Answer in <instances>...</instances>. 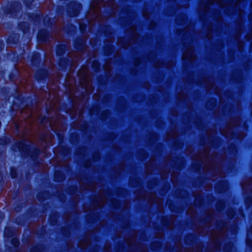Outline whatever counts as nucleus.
Listing matches in <instances>:
<instances>
[{
	"label": "nucleus",
	"instance_id": "24",
	"mask_svg": "<svg viewBox=\"0 0 252 252\" xmlns=\"http://www.w3.org/2000/svg\"><path fill=\"white\" fill-rule=\"evenodd\" d=\"M7 229L5 230V234L6 233Z\"/></svg>",
	"mask_w": 252,
	"mask_h": 252
},
{
	"label": "nucleus",
	"instance_id": "16",
	"mask_svg": "<svg viewBox=\"0 0 252 252\" xmlns=\"http://www.w3.org/2000/svg\"><path fill=\"white\" fill-rule=\"evenodd\" d=\"M33 0H26L25 2L28 4L29 2H32L33 1Z\"/></svg>",
	"mask_w": 252,
	"mask_h": 252
},
{
	"label": "nucleus",
	"instance_id": "6",
	"mask_svg": "<svg viewBox=\"0 0 252 252\" xmlns=\"http://www.w3.org/2000/svg\"><path fill=\"white\" fill-rule=\"evenodd\" d=\"M10 174L12 178H16L17 176L16 170L14 168H12L10 171Z\"/></svg>",
	"mask_w": 252,
	"mask_h": 252
},
{
	"label": "nucleus",
	"instance_id": "9",
	"mask_svg": "<svg viewBox=\"0 0 252 252\" xmlns=\"http://www.w3.org/2000/svg\"><path fill=\"white\" fill-rule=\"evenodd\" d=\"M89 244V240H87V241L86 242V243H85V245H82L81 244V243H80V244H79V246H80V247H81L82 248H83V249H84V248H85L86 247H87V245H88Z\"/></svg>",
	"mask_w": 252,
	"mask_h": 252
},
{
	"label": "nucleus",
	"instance_id": "17",
	"mask_svg": "<svg viewBox=\"0 0 252 252\" xmlns=\"http://www.w3.org/2000/svg\"><path fill=\"white\" fill-rule=\"evenodd\" d=\"M209 102H208V103H207V104H206V106H207V108H208V109H211V107H210V106H209Z\"/></svg>",
	"mask_w": 252,
	"mask_h": 252
},
{
	"label": "nucleus",
	"instance_id": "23",
	"mask_svg": "<svg viewBox=\"0 0 252 252\" xmlns=\"http://www.w3.org/2000/svg\"><path fill=\"white\" fill-rule=\"evenodd\" d=\"M204 157H205V158L207 157V155H206V153H205V154H204Z\"/></svg>",
	"mask_w": 252,
	"mask_h": 252
},
{
	"label": "nucleus",
	"instance_id": "1",
	"mask_svg": "<svg viewBox=\"0 0 252 252\" xmlns=\"http://www.w3.org/2000/svg\"><path fill=\"white\" fill-rule=\"evenodd\" d=\"M233 0H209L206 2H202L200 4L199 9L201 11H204V13L207 12L209 10V7L213 3L216 2L220 7H224L225 5H229L233 2Z\"/></svg>",
	"mask_w": 252,
	"mask_h": 252
},
{
	"label": "nucleus",
	"instance_id": "21",
	"mask_svg": "<svg viewBox=\"0 0 252 252\" xmlns=\"http://www.w3.org/2000/svg\"><path fill=\"white\" fill-rule=\"evenodd\" d=\"M57 173H55V178H56V179L57 178Z\"/></svg>",
	"mask_w": 252,
	"mask_h": 252
},
{
	"label": "nucleus",
	"instance_id": "13",
	"mask_svg": "<svg viewBox=\"0 0 252 252\" xmlns=\"http://www.w3.org/2000/svg\"><path fill=\"white\" fill-rule=\"evenodd\" d=\"M118 43H119V44L121 45L122 46V47H124V48H126L128 46H129V45H130V44H127V45H122V44H121V41H120V40H118Z\"/></svg>",
	"mask_w": 252,
	"mask_h": 252
},
{
	"label": "nucleus",
	"instance_id": "7",
	"mask_svg": "<svg viewBox=\"0 0 252 252\" xmlns=\"http://www.w3.org/2000/svg\"><path fill=\"white\" fill-rule=\"evenodd\" d=\"M12 244L15 247H18L19 245V242L17 239H13L12 241Z\"/></svg>",
	"mask_w": 252,
	"mask_h": 252
},
{
	"label": "nucleus",
	"instance_id": "27",
	"mask_svg": "<svg viewBox=\"0 0 252 252\" xmlns=\"http://www.w3.org/2000/svg\"><path fill=\"white\" fill-rule=\"evenodd\" d=\"M143 15H144V16H146L145 15V13H143Z\"/></svg>",
	"mask_w": 252,
	"mask_h": 252
},
{
	"label": "nucleus",
	"instance_id": "2",
	"mask_svg": "<svg viewBox=\"0 0 252 252\" xmlns=\"http://www.w3.org/2000/svg\"><path fill=\"white\" fill-rule=\"evenodd\" d=\"M101 5V0H94L91 5L90 10L88 16L89 17V15L93 13L94 16V19L96 20L99 16Z\"/></svg>",
	"mask_w": 252,
	"mask_h": 252
},
{
	"label": "nucleus",
	"instance_id": "14",
	"mask_svg": "<svg viewBox=\"0 0 252 252\" xmlns=\"http://www.w3.org/2000/svg\"><path fill=\"white\" fill-rule=\"evenodd\" d=\"M61 47V46H58V49H57V53L58 54H60V55H61L63 52V51L62 53H60L59 50H60Z\"/></svg>",
	"mask_w": 252,
	"mask_h": 252
},
{
	"label": "nucleus",
	"instance_id": "15",
	"mask_svg": "<svg viewBox=\"0 0 252 252\" xmlns=\"http://www.w3.org/2000/svg\"><path fill=\"white\" fill-rule=\"evenodd\" d=\"M210 101V102H211V104L213 106L214 105V104H215V100L213 99H211Z\"/></svg>",
	"mask_w": 252,
	"mask_h": 252
},
{
	"label": "nucleus",
	"instance_id": "19",
	"mask_svg": "<svg viewBox=\"0 0 252 252\" xmlns=\"http://www.w3.org/2000/svg\"><path fill=\"white\" fill-rule=\"evenodd\" d=\"M202 157L199 158L198 160L201 161L202 160Z\"/></svg>",
	"mask_w": 252,
	"mask_h": 252
},
{
	"label": "nucleus",
	"instance_id": "8",
	"mask_svg": "<svg viewBox=\"0 0 252 252\" xmlns=\"http://www.w3.org/2000/svg\"><path fill=\"white\" fill-rule=\"evenodd\" d=\"M80 29L82 32H83L86 29V25L83 23L80 24Z\"/></svg>",
	"mask_w": 252,
	"mask_h": 252
},
{
	"label": "nucleus",
	"instance_id": "22",
	"mask_svg": "<svg viewBox=\"0 0 252 252\" xmlns=\"http://www.w3.org/2000/svg\"><path fill=\"white\" fill-rule=\"evenodd\" d=\"M171 181L173 182V179H172V176H171Z\"/></svg>",
	"mask_w": 252,
	"mask_h": 252
},
{
	"label": "nucleus",
	"instance_id": "20",
	"mask_svg": "<svg viewBox=\"0 0 252 252\" xmlns=\"http://www.w3.org/2000/svg\"><path fill=\"white\" fill-rule=\"evenodd\" d=\"M95 64L96 67H98V65L97 64V63H95Z\"/></svg>",
	"mask_w": 252,
	"mask_h": 252
},
{
	"label": "nucleus",
	"instance_id": "11",
	"mask_svg": "<svg viewBox=\"0 0 252 252\" xmlns=\"http://www.w3.org/2000/svg\"><path fill=\"white\" fill-rule=\"evenodd\" d=\"M185 96H186L184 94H181L178 96V99L179 100L183 99L185 97Z\"/></svg>",
	"mask_w": 252,
	"mask_h": 252
},
{
	"label": "nucleus",
	"instance_id": "4",
	"mask_svg": "<svg viewBox=\"0 0 252 252\" xmlns=\"http://www.w3.org/2000/svg\"><path fill=\"white\" fill-rule=\"evenodd\" d=\"M204 86L207 89H211L213 88L214 86V82L212 79H210L209 78H203V83Z\"/></svg>",
	"mask_w": 252,
	"mask_h": 252
},
{
	"label": "nucleus",
	"instance_id": "25",
	"mask_svg": "<svg viewBox=\"0 0 252 252\" xmlns=\"http://www.w3.org/2000/svg\"><path fill=\"white\" fill-rule=\"evenodd\" d=\"M237 5H238V2H237L236 3V6H237Z\"/></svg>",
	"mask_w": 252,
	"mask_h": 252
},
{
	"label": "nucleus",
	"instance_id": "10",
	"mask_svg": "<svg viewBox=\"0 0 252 252\" xmlns=\"http://www.w3.org/2000/svg\"><path fill=\"white\" fill-rule=\"evenodd\" d=\"M78 14V10H75L73 12V14H70V16H72V17H75V16H77Z\"/></svg>",
	"mask_w": 252,
	"mask_h": 252
},
{
	"label": "nucleus",
	"instance_id": "3",
	"mask_svg": "<svg viewBox=\"0 0 252 252\" xmlns=\"http://www.w3.org/2000/svg\"><path fill=\"white\" fill-rule=\"evenodd\" d=\"M183 58L184 60H187L190 62H193L195 59V56L193 53V49L191 46H189L185 51L183 55Z\"/></svg>",
	"mask_w": 252,
	"mask_h": 252
},
{
	"label": "nucleus",
	"instance_id": "12",
	"mask_svg": "<svg viewBox=\"0 0 252 252\" xmlns=\"http://www.w3.org/2000/svg\"><path fill=\"white\" fill-rule=\"evenodd\" d=\"M216 188H217L218 189L220 190V192L223 191L227 189L226 185L225 186V187L224 189H220L219 185H217Z\"/></svg>",
	"mask_w": 252,
	"mask_h": 252
},
{
	"label": "nucleus",
	"instance_id": "26",
	"mask_svg": "<svg viewBox=\"0 0 252 252\" xmlns=\"http://www.w3.org/2000/svg\"><path fill=\"white\" fill-rule=\"evenodd\" d=\"M18 148H19V149H21V147H20V146H19V147H18Z\"/></svg>",
	"mask_w": 252,
	"mask_h": 252
},
{
	"label": "nucleus",
	"instance_id": "5",
	"mask_svg": "<svg viewBox=\"0 0 252 252\" xmlns=\"http://www.w3.org/2000/svg\"><path fill=\"white\" fill-rule=\"evenodd\" d=\"M131 33H132V34L133 35V38H134V40H136V38L137 37V33H136V29H135V27H133L132 26L131 28Z\"/></svg>",
	"mask_w": 252,
	"mask_h": 252
},
{
	"label": "nucleus",
	"instance_id": "18",
	"mask_svg": "<svg viewBox=\"0 0 252 252\" xmlns=\"http://www.w3.org/2000/svg\"><path fill=\"white\" fill-rule=\"evenodd\" d=\"M237 124H238V123H235V124H233V123L232 122V123H231L230 125H231L233 126V125H237Z\"/></svg>",
	"mask_w": 252,
	"mask_h": 252
},
{
	"label": "nucleus",
	"instance_id": "28",
	"mask_svg": "<svg viewBox=\"0 0 252 252\" xmlns=\"http://www.w3.org/2000/svg\"><path fill=\"white\" fill-rule=\"evenodd\" d=\"M78 6L79 8H80V5L79 4L78 5Z\"/></svg>",
	"mask_w": 252,
	"mask_h": 252
}]
</instances>
